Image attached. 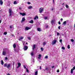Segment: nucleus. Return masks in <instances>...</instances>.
Segmentation results:
<instances>
[{"instance_id": "1", "label": "nucleus", "mask_w": 75, "mask_h": 75, "mask_svg": "<svg viewBox=\"0 0 75 75\" xmlns=\"http://www.w3.org/2000/svg\"><path fill=\"white\" fill-rule=\"evenodd\" d=\"M12 9L11 8L9 9V17H11V15H12Z\"/></svg>"}, {"instance_id": "2", "label": "nucleus", "mask_w": 75, "mask_h": 75, "mask_svg": "<svg viewBox=\"0 0 75 75\" xmlns=\"http://www.w3.org/2000/svg\"><path fill=\"white\" fill-rule=\"evenodd\" d=\"M44 8L42 7L40 8L39 9V12L40 13H41L44 11Z\"/></svg>"}, {"instance_id": "3", "label": "nucleus", "mask_w": 75, "mask_h": 75, "mask_svg": "<svg viewBox=\"0 0 75 75\" xmlns=\"http://www.w3.org/2000/svg\"><path fill=\"white\" fill-rule=\"evenodd\" d=\"M57 42V40H54L52 41V44L54 45Z\"/></svg>"}, {"instance_id": "4", "label": "nucleus", "mask_w": 75, "mask_h": 75, "mask_svg": "<svg viewBox=\"0 0 75 75\" xmlns=\"http://www.w3.org/2000/svg\"><path fill=\"white\" fill-rule=\"evenodd\" d=\"M23 49L25 51H26V50H27L28 49V47L27 46H24L23 47Z\"/></svg>"}, {"instance_id": "5", "label": "nucleus", "mask_w": 75, "mask_h": 75, "mask_svg": "<svg viewBox=\"0 0 75 75\" xmlns=\"http://www.w3.org/2000/svg\"><path fill=\"white\" fill-rule=\"evenodd\" d=\"M19 13V14H21V15H22V16H25V15H26V14H25V13Z\"/></svg>"}, {"instance_id": "6", "label": "nucleus", "mask_w": 75, "mask_h": 75, "mask_svg": "<svg viewBox=\"0 0 75 75\" xmlns=\"http://www.w3.org/2000/svg\"><path fill=\"white\" fill-rule=\"evenodd\" d=\"M45 69L44 70H43V71H48L49 70V68L48 67H45Z\"/></svg>"}, {"instance_id": "7", "label": "nucleus", "mask_w": 75, "mask_h": 75, "mask_svg": "<svg viewBox=\"0 0 75 75\" xmlns=\"http://www.w3.org/2000/svg\"><path fill=\"white\" fill-rule=\"evenodd\" d=\"M36 47V46L35 45H34L32 47V49L33 50H34L35 48Z\"/></svg>"}, {"instance_id": "8", "label": "nucleus", "mask_w": 75, "mask_h": 75, "mask_svg": "<svg viewBox=\"0 0 75 75\" xmlns=\"http://www.w3.org/2000/svg\"><path fill=\"white\" fill-rule=\"evenodd\" d=\"M3 2L2 0H0V4L1 6H3Z\"/></svg>"}, {"instance_id": "9", "label": "nucleus", "mask_w": 75, "mask_h": 75, "mask_svg": "<svg viewBox=\"0 0 75 75\" xmlns=\"http://www.w3.org/2000/svg\"><path fill=\"white\" fill-rule=\"evenodd\" d=\"M18 66L17 67V68H18L21 66V63H18Z\"/></svg>"}, {"instance_id": "10", "label": "nucleus", "mask_w": 75, "mask_h": 75, "mask_svg": "<svg viewBox=\"0 0 75 75\" xmlns=\"http://www.w3.org/2000/svg\"><path fill=\"white\" fill-rule=\"evenodd\" d=\"M2 54L3 55H6V52L5 51H3L2 52Z\"/></svg>"}, {"instance_id": "11", "label": "nucleus", "mask_w": 75, "mask_h": 75, "mask_svg": "<svg viewBox=\"0 0 75 75\" xmlns=\"http://www.w3.org/2000/svg\"><path fill=\"white\" fill-rule=\"evenodd\" d=\"M30 28H28L27 27H25V30H30Z\"/></svg>"}, {"instance_id": "12", "label": "nucleus", "mask_w": 75, "mask_h": 75, "mask_svg": "<svg viewBox=\"0 0 75 75\" xmlns=\"http://www.w3.org/2000/svg\"><path fill=\"white\" fill-rule=\"evenodd\" d=\"M25 20V18L23 17V18H22V21H21V22H24V21Z\"/></svg>"}, {"instance_id": "13", "label": "nucleus", "mask_w": 75, "mask_h": 75, "mask_svg": "<svg viewBox=\"0 0 75 75\" xmlns=\"http://www.w3.org/2000/svg\"><path fill=\"white\" fill-rule=\"evenodd\" d=\"M29 23L33 24V23H34V21H33V20H31V21H29Z\"/></svg>"}, {"instance_id": "14", "label": "nucleus", "mask_w": 75, "mask_h": 75, "mask_svg": "<svg viewBox=\"0 0 75 75\" xmlns=\"http://www.w3.org/2000/svg\"><path fill=\"white\" fill-rule=\"evenodd\" d=\"M33 8V6H29L28 7V9H31Z\"/></svg>"}, {"instance_id": "15", "label": "nucleus", "mask_w": 75, "mask_h": 75, "mask_svg": "<svg viewBox=\"0 0 75 75\" xmlns=\"http://www.w3.org/2000/svg\"><path fill=\"white\" fill-rule=\"evenodd\" d=\"M37 30L38 31H41V28H37Z\"/></svg>"}, {"instance_id": "16", "label": "nucleus", "mask_w": 75, "mask_h": 75, "mask_svg": "<svg viewBox=\"0 0 75 75\" xmlns=\"http://www.w3.org/2000/svg\"><path fill=\"white\" fill-rule=\"evenodd\" d=\"M67 23V21H64L63 23V25H65Z\"/></svg>"}, {"instance_id": "17", "label": "nucleus", "mask_w": 75, "mask_h": 75, "mask_svg": "<svg viewBox=\"0 0 75 75\" xmlns=\"http://www.w3.org/2000/svg\"><path fill=\"white\" fill-rule=\"evenodd\" d=\"M54 23V20H52L51 21V23L52 25H53V23Z\"/></svg>"}, {"instance_id": "18", "label": "nucleus", "mask_w": 75, "mask_h": 75, "mask_svg": "<svg viewBox=\"0 0 75 75\" xmlns=\"http://www.w3.org/2000/svg\"><path fill=\"white\" fill-rule=\"evenodd\" d=\"M37 18V19L38 18V16H36L35 17V18H34V20H36Z\"/></svg>"}, {"instance_id": "19", "label": "nucleus", "mask_w": 75, "mask_h": 75, "mask_svg": "<svg viewBox=\"0 0 75 75\" xmlns=\"http://www.w3.org/2000/svg\"><path fill=\"white\" fill-rule=\"evenodd\" d=\"M13 28V30H14V26H13V25H10V28Z\"/></svg>"}, {"instance_id": "20", "label": "nucleus", "mask_w": 75, "mask_h": 75, "mask_svg": "<svg viewBox=\"0 0 75 75\" xmlns=\"http://www.w3.org/2000/svg\"><path fill=\"white\" fill-rule=\"evenodd\" d=\"M10 64H7V68H8L10 67Z\"/></svg>"}, {"instance_id": "21", "label": "nucleus", "mask_w": 75, "mask_h": 75, "mask_svg": "<svg viewBox=\"0 0 75 75\" xmlns=\"http://www.w3.org/2000/svg\"><path fill=\"white\" fill-rule=\"evenodd\" d=\"M1 65H3L4 64V62H3V61L2 60H1Z\"/></svg>"}, {"instance_id": "22", "label": "nucleus", "mask_w": 75, "mask_h": 75, "mask_svg": "<svg viewBox=\"0 0 75 75\" xmlns=\"http://www.w3.org/2000/svg\"><path fill=\"white\" fill-rule=\"evenodd\" d=\"M46 44H47V42H44L43 43V45L44 46H45V45H46Z\"/></svg>"}, {"instance_id": "23", "label": "nucleus", "mask_w": 75, "mask_h": 75, "mask_svg": "<svg viewBox=\"0 0 75 75\" xmlns=\"http://www.w3.org/2000/svg\"><path fill=\"white\" fill-rule=\"evenodd\" d=\"M38 75V71H37L35 72V75Z\"/></svg>"}, {"instance_id": "24", "label": "nucleus", "mask_w": 75, "mask_h": 75, "mask_svg": "<svg viewBox=\"0 0 75 75\" xmlns=\"http://www.w3.org/2000/svg\"><path fill=\"white\" fill-rule=\"evenodd\" d=\"M13 47L14 48H15L16 47V44H14L13 45Z\"/></svg>"}, {"instance_id": "25", "label": "nucleus", "mask_w": 75, "mask_h": 75, "mask_svg": "<svg viewBox=\"0 0 75 75\" xmlns=\"http://www.w3.org/2000/svg\"><path fill=\"white\" fill-rule=\"evenodd\" d=\"M39 57H38V59H41V55L39 54Z\"/></svg>"}, {"instance_id": "26", "label": "nucleus", "mask_w": 75, "mask_h": 75, "mask_svg": "<svg viewBox=\"0 0 75 75\" xmlns=\"http://www.w3.org/2000/svg\"><path fill=\"white\" fill-rule=\"evenodd\" d=\"M31 55L32 56L34 55V52H33L31 53Z\"/></svg>"}, {"instance_id": "27", "label": "nucleus", "mask_w": 75, "mask_h": 75, "mask_svg": "<svg viewBox=\"0 0 75 75\" xmlns=\"http://www.w3.org/2000/svg\"><path fill=\"white\" fill-rule=\"evenodd\" d=\"M7 64H4V67H7Z\"/></svg>"}, {"instance_id": "28", "label": "nucleus", "mask_w": 75, "mask_h": 75, "mask_svg": "<svg viewBox=\"0 0 75 75\" xmlns=\"http://www.w3.org/2000/svg\"><path fill=\"white\" fill-rule=\"evenodd\" d=\"M73 71H74V70H72V69H71V74H73Z\"/></svg>"}, {"instance_id": "29", "label": "nucleus", "mask_w": 75, "mask_h": 75, "mask_svg": "<svg viewBox=\"0 0 75 75\" xmlns=\"http://www.w3.org/2000/svg\"><path fill=\"white\" fill-rule=\"evenodd\" d=\"M13 4H17V2L15 1L14 2Z\"/></svg>"}, {"instance_id": "30", "label": "nucleus", "mask_w": 75, "mask_h": 75, "mask_svg": "<svg viewBox=\"0 0 75 75\" xmlns=\"http://www.w3.org/2000/svg\"><path fill=\"white\" fill-rule=\"evenodd\" d=\"M66 8H69V6H68V5H66Z\"/></svg>"}, {"instance_id": "31", "label": "nucleus", "mask_w": 75, "mask_h": 75, "mask_svg": "<svg viewBox=\"0 0 75 75\" xmlns=\"http://www.w3.org/2000/svg\"><path fill=\"white\" fill-rule=\"evenodd\" d=\"M62 50H65V48L64 47H62Z\"/></svg>"}, {"instance_id": "32", "label": "nucleus", "mask_w": 75, "mask_h": 75, "mask_svg": "<svg viewBox=\"0 0 75 75\" xmlns=\"http://www.w3.org/2000/svg\"><path fill=\"white\" fill-rule=\"evenodd\" d=\"M62 40L60 39L59 40V42H61V43H62Z\"/></svg>"}, {"instance_id": "33", "label": "nucleus", "mask_w": 75, "mask_h": 75, "mask_svg": "<svg viewBox=\"0 0 75 75\" xmlns=\"http://www.w3.org/2000/svg\"><path fill=\"white\" fill-rule=\"evenodd\" d=\"M72 69V70H74L75 69V66L72 69Z\"/></svg>"}, {"instance_id": "34", "label": "nucleus", "mask_w": 75, "mask_h": 75, "mask_svg": "<svg viewBox=\"0 0 75 75\" xmlns=\"http://www.w3.org/2000/svg\"><path fill=\"white\" fill-rule=\"evenodd\" d=\"M67 48L68 49H69L70 48V46H69V45H68L67 46Z\"/></svg>"}, {"instance_id": "35", "label": "nucleus", "mask_w": 75, "mask_h": 75, "mask_svg": "<svg viewBox=\"0 0 75 75\" xmlns=\"http://www.w3.org/2000/svg\"><path fill=\"white\" fill-rule=\"evenodd\" d=\"M31 61L32 62H34V59H33L31 60Z\"/></svg>"}, {"instance_id": "36", "label": "nucleus", "mask_w": 75, "mask_h": 75, "mask_svg": "<svg viewBox=\"0 0 75 75\" xmlns=\"http://www.w3.org/2000/svg\"><path fill=\"white\" fill-rule=\"evenodd\" d=\"M71 42H74V40L73 39H71Z\"/></svg>"}, {"instance_id": "37", "label": "nucleus", "mask_w": 75, "mask_h": 75, "mask_svg": "<svg viewBox=\"0 0 75 75\" xmlns=\"http://www.w3.org/2000/svg\"><path fill=\"white\" fill-rule=\"evenodd\" d=\"M7 34V33L6 32H5L4 33V35H6V34Z\"/></svg>"}, {"instance_id": "38", "label": "nucleus", "mask_w": 75, "mask_h": 75, "mask_svg": "<svg viewBox=\"0 0 75 75\" xmlns=\"http://www.w3.org/2000/svg\"><path fill=\"white\" fill-rule=\"evenodd\" d=\"M57 35L58 36V35H59L60 34H59V33L57 32Z\"/></svg>"}, {"instance_id": "39", "label": "nucleus", "mask_w": 75, "mask_h": 75, "mask_svg": "<svg viewBox=\"0 0 75 75\" xmlns=\"http://www.w3.org/2000/svg\"><path fill=\"white\" fill-rule=\"evenodd\" d=\"M26 69L27 72H28H28H29V71H28V69H27V68H26Z\"/></svg>"}, {"instance_id": "40", "label": "nucleus", "mask_w": 75, "mask_h": 75, "mask_svg": "<svg viewBox=\"0 0 75 75\" xmlns=\"http://www.w3.org/2000/svg\"><path fill=\"white\" fill-rule=\"evenodd\" d=\"M20 38L21 39V40H23V38H24V37H21Z\"/></svg>"}, {"instance_id": "41", "label": "nucleus", "mask_w": 75, "mask_h": 75, "mask_svg": "<svg viewBox=\"0 0 75 75\" xmlns=\"http://www.w3.org/2000/svg\"><path fill=\"white\" fill-rule=\"evenodd\" d=\"M23 45H25V42H23Z\"/></svg>"}, {"instance_id": "42", "label": "nucleus", "mask_w": 75, "mask_h": 75, "mask_svg": "<svg viewBox=\"0 0 75 75\" xmlns=\"http://www.w3.org/2000/svg\"><path fill=\"white\" fill-rule=\"evenodd\" d=\"M28 39L29 40H31V38H30V37H28Z\"/></svg>"}, {"instance_id": "43", "label": "nucleus", "mask_w": 75, "mask_h": 75, "mask_svg": "<svg viewBox=\"0 0 75 75\" xmlns=\"http://www.w3.org/2000/svg\"><path fill=\"white\" fill-rule=\"evenodd\" d=\"M41 50L42 51H43V47H41Z\"/></svg>"}, {"instance_id": "44", "label": "nucleus", "mask_w": 75, "mask_h": 75, "mask_svg": "<svg viewBox=\"0 0 75 75\" xmlns=\"http://www.w3.org/2000/svg\"><path fill=\"white\" fill-rule=\"evenodd\" d=\"M48 27V25H46V28H47Z\"/></svg>"}, {"instance_id": "45", "label": "nucleus", "mask_w": 75, "mask_h": 75, "mask_svg": "<svg viewBox=\"0 0 75 75\" xmlns=\"http://www.w3.org/2000/svg\"><path fill=\"white\" fill-rule=\"evenodd\" d=\"M5 59L6 60H7V59H8V58H7V57H5Z\"/></svg>"}, {"instance_id": "46", "label": "nucleus", "mask_w": 75, "mask_h": 75, "mask_svg": "<svg viewBox=\"0 0 75 75\" xmlns=\"http://www.w3.org/2000/svg\"><path fill=\"white\" fill-rule=\"evenodd\" d=\"M45 58L47 59L48 58V56H46L45 57Z\"/></svg>"}, {"instance_id": "47", "label": "nucleus", "mask_w": 75, "mask_h": 75, "mask_svg": "<svg viewBox=\"0 0 75 75\" xmlns=\"http://www.w3.org/2000/svg\"><path fill=\"white\" fill-rule=\"evenodd\" d=\"M23 67L25 69H26V67L25 65L23 66Z\"/></svg>"}, {"instance_id": "48", "label": "nucleus", "mask_w": 75, "mask_h": 75, "mask_svg": "<svg viewBox=\"0 0 75 75\" xmlns=\"http://www.w3.org/2000/svg\"><path fill=\"white\" fill-rule=\"evenodd\" d=\"M27 3L28 4H31V3L29 2H28Z\"/></svg>"}, {"instance_id": "49", "label": "nucleus", "mask_w": 75, "mask_h": 75, "mask_svg": "<svg viewBox=\"0 0 75 75\" xmlns=\"http://www.w3.org/2000/svg\"><path fill=\"white\" fill-rule=\"evenodd\" d=\"M45 20H47V17H45Z\"/></svg>"}, {"instance_id": "50", "label": "nucleus", "mask_w": 75, "mask_h": 75, "mask_svg": "<svg viewBox=\"0 0 75 75\" xmlns=\"http://www.w3.org/2000/svg\"><path fill=\"white\" fill-rule=\"evenodd\" d=\"M57 72H59V70H57Z\"/></svg>"}, {"instance_id": "51", "label": "nucleus", "mask_w": 75, "mask_h": 75, "mask_svg": "<svg viewBox=\"0 0 75 75\" xmlns=\"http://www.w3.org/2000/svg\"><path fill=\"white\" fill-rule=\"evenodd\" d=\"M58 28H59V29H60V28H61V27H60V26H59L58 27Z\"/></svg>"}, {"instance_id": "52", "label": "nucleus", "mask_w": 75, "mask_h": 75, "mask_svg": "<svg viewBox=\"0 0 75 75\" xmlns=\"http://www.w3.org/2000/svg\"><path fill=\"white\" fill-rule=\"evenodd\" d=\"M40 70H41V66H40Z\"/></svg>"}, {"instance_id": "53", "label": "nucleus", "mask_w": 75, "mask_h": 75, "mask_svg": "<svg viewBox=\"0 0 75 75\" xmlns=\"http://www.w3.org/2000/svg\"><path fill=\"white\" fill-rule=\"evenodd\" d=\"M58 24H61V22H59Z\"/></svg>"}, {"instance_id": "54", "label": "nucleus", "mask_w": 75, "mask_h": 75, "mask_svg": "<svg viewBox=\"0 0 75 75\" xmlns=\"http://www.w3.org/2000/svg\"><path fill=\"white\" fill-rule=\"evenodd\" d=\"M19 41H21V39H20V38H19Z\"/></svg>"}, {"instance_id": "55", "label": "nucleus", "mask_w": 75, "mask_h": 75, "mask_svg": "<svg viewBox=\"0 0 75 75\" xmlns=\"http://www.w3.org/2000/svg\"><path fill=\"white\" fill-rule=\"evenodd\" d=\"M60 20H61V21H62V20H63V19H62V18H61Z\"/></svg>"}, {"instance_id": "56", "label": "nucleus", "mask_w": 75, "mask_h": 75, "mask_svg": "<svg viewBox=\"0 0 75 75\" xmlns=\"http://www.w3.org/2000/svg\"><path fill=\"white\" fill-rule=\"evenodd\" d=\"M52 68H54V66H52Z\"/></svg>"}, {"instance_id": "57", "label": "nucleus", "mask_w": 75, "mask_h": 75, "mask_svg": "<svg viewBox=\"0 0 75 75\" xmlns=\"http://www.w3.org/2000/svg\"><path fill=\"white\" fill-rule=\"evenodd\" d=\"M1 20H0V24L1 23Z\"/></svg>"}, {"instance_id": "58", "label": "nucleus", "mask_w": 75, "mask_h": 75, "mask_svg": "<svg viewBox=\"0 0 75 75\" xmlns=\"http://www.w3.org/2000/svg\"><path fill=\"white\" fill-rule=\"evenodd\" d=\"M19 8L20 10H21V7H19Z\"/></svg>"}, {"instance_id": "59", "label": "nucleus", "mask_w": 75, "mask_h": 75, "mask_svg": "<svg viewBox=\"0 0 75 75\" xmlns=\"http://www.w3.org/2000/svg\"><path fill=\"white\" fill-rule=\"evenodd\" d=\"M62 9H63V8H61L60 9V10H62Z\"/></svg>"}, {"instance_id": "60", "label": "nucleus", "mask_w": 75, "mask_h": 75, "mask_svg": "<svg viewBox=\"0 0 75 75\" xmlns=\"http://www.w3.org/2000/svg\"><path fill=\"white\" fill-rule=\"evenodd\" d=\"M7 75H10V74H9L8 73V74Z\"/></svg>"}, {"instance_id": "61", "label": "nucleus", "mask_w": 75, "mask_h": 75, "mask_svg": "<svg viewBox=\"0 0 75 75\" xmlns=\"http://www.w3.org/2000/svg\"><path fill=\"white\" fill-rule=\"evenodd\" d=\"M15 63H14V62H13V65H14V64Z\"/></svg>"}, {"instance_id": "62", "label": "nucleus", "mask_w": 75, "mask_h": 75, "mask_svg": "<svg viewBox=\"0 0 75 75\" xmlns=\"http://www.w3.org/2000/svg\"><path fill=\"white\" fill-rule=\"evenodd\" d=\"M54 10V9L53 8H52V9L51 10H52H52Z\"/></svg>"}, {"instance_id": "63", "label": "nucleus", "mask_w": 75, "mask_h": 75, "mask_svg": "<svg viewBox=\"0 0 75 75\" xmlns=\"http://www.w3.org/2000/svg\"><path fill=\"white\" fill-rule=\"evenodd\" d=\"M53 3H54V0H53Z\"/></svg>"}, {"instance_id": "64", "label": "nucleus", "mask_w": 75, "mask_h": 75, "mask_svg": "<svg viewBox=\"0 0 75 75\" xmlns=\"http://www.w3.org/2000/svg\"><path fill=\"white\" fill-rule=\"evenodd\" d=\"M62 36H64V34H62Z\"/></svg>"}]
</instances>
